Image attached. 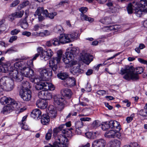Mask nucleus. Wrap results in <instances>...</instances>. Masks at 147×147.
<instances>
[{"label":"nucleus","mask_w":147,"mask_h":147,"mask_svg":"<svg viewBox=\"0 0 147 147\" xmlns=\"http://www.w3.org/2000/svg\"><path fill=\"white\" fill-rule=\"evenodd\" d=\"M47 93V90L41 91L38 93V96L40 98L42 99H44L46 94Z\"/></svg>","instance_id":"nucleus-40"},{"label":"nucleus","mask_w":147,"mask_h":147,"mask_svg":"<svg viewBox=\"0 0 147 147\" xmlns=\"http://www.w3.org/2000/svg\"><path fill=\"white\" fill-rule=\"evenodd\" d=\"M33 61L32 59H30L27 61V65H25V66H26V67H29L30 68L32 67L33 66Z\"/></svg>","instance_id":"nucleus-55"},{"label":"nucleus","mask_w":147,"mask_h":147,"mask_svg":"<svg viewBox=\"0 0 147 147\" xmlns=\"http://www.w3.org/2000/svg\"><path fill=\"white\" fill-rule=\"evenodd\" d=\"M135 13L136 15L138 17H140L143 13H146L147 12H145L143 9L142 7H140L138 6V7L135 8Z\"/></svg>","instance_id":"nucleus-29"},{"label":"nucleus","mask_w":147,"mask_h":147,"mask_svg":"<svg viewBox=\"0 0 147 147\" xmlns=\"http://www.w3.org/2000/svg\"><path fill=\"white\" fill-rule=\"evenodd\" d=\"M139 114L143 117L147 118V111L145 109H141L138 112Z\"/></svg>","instance_id":"nucleus-41"},{"label":"nucleus","mask_w":147,"mask_h":147,"mask_svg":"<svg viewBox=\"0 0 147 147\" xmlns=\"http://www.w3.org/2000/svg\"><path fill=\"white\" fill-rule=\"evenodd\" d=\"M68 144L67 143H61L57 141L53 142V147H68Z\"/></svg>","instance_id":"nucleus-31"},{"label":"nucleus","mask_w":147,"mask_h":147,"mask_svg":"<svg viewBox=\"0 0 147 147\" xmlns=\"http://www.w3.org/2000/svg\"><path fill=\"white\" fill-rule=\"evenodd\" d=\"M144 71V69L142 67H138L134 68L132 66H128L125 69L122 68L120 74L123 75L126 74L123 76V78L126 80L129 81L132 80H136L139 79L138 74H141Z\"/></svg>","instance_id":"nucleus-2"},{"label":"nucleus","mask_w":147,"mask_h":147,"mask_svg":"<svg viewBox=\"0 0 147 147\" xmlns=\"http://www.w3.org/2000/svg\"><path fill=\"white\" fill-rule=\"evenodd\" d=\"M57 14V13L56 12L49 13L48 15H47V17L49 18L50 19H52L54 18V17L56 16Z\"/></svg>","instance_id":"nucleus-51"},{"label":"nucleus","mask_w":147,"mask_h":147,"mask_svg":"<svg viewBox=\"0 0 147 147\" xmlns=\"http://www.w3.org/2000/svg\"><path fill=\"white\" fill-rule=\"evenodd\" d=\"M43 26V25L42 24H36L32 28V30L34 31H38L40 28V27H42V26Z\"/></svg>","instance_id":"nucleus-50"},{"label":"nucleus","mask_w":147,"mask_h":147,"mask_svg":"<svg viewBox=\"0 0 147 147\" xmlns=\"http://www.w3.org/2000/svg\"><path fill=\"white\" fill-rule=\"evenodd\" d=\"M66 57H64L63 56V59L62 60L63 62L66 64H70V62L72 61L73 58H71L70 57H68V55L67 54H65Z\"/></svg>","instance_id":"nucleus-38"},{"label":"nucleus","mask_w":147,"mask_h":147,"mask_svg":"<svg viewBox=\"0 0 147 147\" xmlns=\"http://www.w3.org/2000/svg\"><path fill=\"white\" fill-rule=\"evenodd\" d=\"M51 133L48 132H47L45 136V138L47 140H50L51 137Z\"/></svg>","instance_id":"nucleus-63"},{"label":"nucleus","mask_w":147,"mask_h":147,"mask_svg":"<svg viewBox=\"0 0 147 147\" xmlns=\"http://www.w3.org/2000/svg\"><path fill=\"white\" fill-rule=\"evenodd\" d=\"M100 125L98 122L96 120L94 121L92 124L89 125V128L91 129H96Z\"/></svg>","instance_id":"nucleus-37"},{"label":"nucleus","mask_w":147,"mask_h":147,"mask_svg":"<svg viewBox=\"0 0 147 147\" xmlns=\"http://www.w3.org/2000/svg\"><path fill=\"white\" fill-rule=\"evenodd\" d=\"M138 7V3L136 2H133L129 3L127 7V10L129 14L133 13V10H135V8Z\"/></svg>","instance_id":"nucleus-18"},{"label":"nucleus","mask_w":147,"mask_h":147,"mask_svg":"<svg viewBox=\"0 0 147 147\" xmlns=\"http://www.w3.org/2000/svg\"><path fill=\"white\" fill-rule=\"evenodd\" d=\"M52 44L54 46H58L60 45V40L57 38H54L51 41Z\"/></svg>","instance_id":"nucleus-48"},{"label":"nucleus","mask_w":147,"mask_h":147,"mask_svg":"<svg viewBox=\"0 0 147 147\" xmlns=\"http://www.w3.org/2000/svg\"><path fill=\"white\" fill-rule=\"evenodd\" d=\"M70 36L68 34H62L59 37L60 42L62 44L69 43L71 42L70 40Z\"/></svg>","instance_id":"nucleus-15"},{"label":"nucleus","mask_w":147,"mask_h":147,"mask_svg":"<svg viewBox=\"0 0 147 147\" xmlns=\"http://www.w3.org/2000/svg\"><path fill=\"white\" fill-rule=\"evenodd\" d=\"M55 141L61 143H67L68 142V139L64 134L57 135L55 137Z\"/></svg>","instance_id":"nucleus-16"},{"label":"nucleus","mask_w":147,"mask_h":147,"mask_svg":"<svg viewBox=\"0 0 147 147\" xmlns=\"http://www.w3.org/2000/svg\"><path fill=\"white\" fill-rule=\"evenodd\" d=\"M80 120L82 122L83 121H90L91 120V119L89 117H82L80 119Z\"/></svg>","instance_id":"nucleus-60"},{"label":"nucleus","mask_w":147,"mask_h":147,"mask_svg":"<svg viewBox=\"0 0 147 147\" xmlns=\"http://www.w3.org/2000/svg\"><path fill=\"white\" fill-rule=\"evenodd\" d=\"M54 104L55 105L63 106L65 103L66 101L64 98L58 95H55L54 97Z\"/></svg>","instance_id":"nucleus-13"},{"label":"nucleus","mask_w":147,"mask_h":147,"mask_svg":"<svg viewBox=\"0 0 147 147\" xmlns=\"http://www.w3.org/2000/svg\"><path fill=\"white\" fill-rule=\"evenodd\" d=\"M50 121L49 116L46 114H43L41 118V123L44 125L48 124Z\"/></svg>","instance_id":"nucleus-26"},{"label":"nucleus","mask_w":147,"mask_h":147,"mask_svg":"<svg viewBox=\"0 0 147 147\" xmlns=\"http://www.w3.org/2000/svg\"><path fill=\"white\" fill-rule=\"evenodd\" d=\"M106 144V141L104 139H98L94 141L93 142L92 147H105Z\"/></svg>","instance_id":"nucleus-14"},{"label":"nucleus","mask_w":147,"mask_h":147,"mask_svg":"<svg viewBox=\"0 0 147 147\" xmlns=\"http://www.w3.org/2000/svg\"><path fill=\"white\" fill-rule=\"evenodd\" d=\"M115 130H111L106 132L105 134V136L108 138H115Z\"/></svg>","instance_id":"nucleus-30"},{"label":"nucleus","mask_w":147,"mask_h":147,"mask_svg":"<svg viewBox=\"0 0 147 147\" xmlns=\"http://www.w3.org/2000/svg\"><path fill=\"white\" fill-rule=\"evenodd\" d=\"M100 22L102 23L106 24H109L112 23L113 22L111 19L110 17H105L103 19L100 20Z\"/></svg>","instance_id":"nucleus-32"},{"label":"nucleus","mask_w":147,"mask_h":147,"mask_svg":"<svg viewBox=\"0 0 147 147\" xmlns=\"http://www.w3.org/2000/svg\"><path fill=\"white\" fill-rule=\"evenodd\" d=\"M29 1L28 0L24 1L22 4L18 6L17 9L19 10H20L22 8L29 5Z\"/></svg>","instance_id":"nucleus-35"},{"label":"nucleus","mask_w":147,"mask_h":147,"mask_svg":"<svg viewBox=\"0 0 147 147\" xmlns=\"http://www.w3.org/2000/svg\"><path fill=\"white\" fill-rule=\"evenodd\" d=\"M0 85L3 91H10L12 90L14 87V82L13 80L7 77H4L0 80Z\"/></svg>","instance_id":"nucleus-3"},{"label":"nucleus","mask_w":147,"mask_h":147,"mask_svg":"<svg viewBox=\"0 0 147 147\" xmlns=\"http://www.w3.org/2000/svg\"><path fill=\"white\" fill-rule=\"evenodd\" d=\"M17 36H13L10 37L9 42L10 43H12L13 41H15L17 39Z\"/></svg>","instance_id":"nucleus-62"},{"label":"nucleus","mask_w":147,"mask_h":147,"mask_svg":"<svg viewBox=\"0 0 147 147\" xmlns=\"http://www.w3.org/2000/svg\"><path fill=\"white\" fill-rule=\"evenodd\" d=\"M49 114L52 118H55L57 115V111L55 107L53 105H50L48 108Z\"/></svg>","instance_id":"nucleus-22"},{"label":"nucleus","mask_w":147,"mask_h":147,"mask_svg":"<svg viewBox=\"0 0 147 147\" xmlns=\"http://www.w3.org/2000/svg\"><path fill=\"white\" fill-rule=\"evenodd\" d=\"M101 128L103 130H105L106 129L110 128L109 122H106L103 123L101 125Z\"/></svg>","instance_id":"nucleus-39"},{"label":"nucleus","mask_w":147,"mask_h":147,"mask_svg":"<svg viewBox=\"0 0 147 147\" xmlns=\"http://www.w3.org/2000/svg\"><path fill=\"white\" fill-rule=\"evenodd\" d=\"M36 50L37 53L40 54V57L41 59L45 50H44L42 47H38Z\"/></svg>","instance_id":"nucleus-42"},{"label":"nucleus","mask_w":147,"mask_h":147,"mask_svg":"<svg viewBox=\"0 0 147 147\" xmlns=\"http://www.w3.org/2000/svg\"><path fill=\"white\" fill-rule=\"evenodd\" d=\"M43 54L41 59L46 61L49 59L53 55V53L51 49H48L47 51H45Z\"/></svg>","instance_id":"nucleus-17"},{"label":"nucleus","mask_w":147,"mask_h":147,"mask_svg":"<svg viewBox=\"0 0 147 147\" xmlns=\"http://www.w3.org/2000/svg\"><path fill=\"white\" fill-rule=\"evenodd\" d=\"M63 84L65 87H71L76 85V81L74 77H68L63 82Z\"/></svg>","instance_id":"nucleus-10"},{"label":"nucleus","mask_w":147,"mask_h":147,"mask_svg":"<svg viewBox=\"0 0 147 147\" xmlns=\"http://www.w3.org/2000/svg\"><path fill=\"white\" fill-rule=\"evenodd\" d=\"M36 104L38 107L42 109H45L47 106V104L46 101L42 99L38 100L37 101Z\"/></svg>","instance_id":"nucleus-21"},{"label":"nucleus","mask_w":147,"mask_h":147,"mask_svg":"<svg viewBox=\"0 0 147 147\" xmlns=\"http://www.w3.org/2000/svg\"><path fill=\"white\" fill-rule=\"evenodd\" d=\"M134 117V114H132L130 117H127L126 119L127 123H128L130 122L133 120Z\"/></svg>","instance_id":"nucleus-58"},{"label":"nucleus","mask_w":147,"mask_h":147,"mask_svg":"<svg viewBox=\"0 0 147 147\" xmlns=\"http://www.w3.org/2000/svg\"><path fill=\"white\" fill-rule=\"evenodd\" d=\"M57 56L51 58L49 61V66L52 69L55 71L57 69V64L60 62L61 59L63 55V53L61 50L57 52Z\"/></svg>","instance_id":"nucleus-4"},{"label":"nucleus","mask_w":147,"mask_h":147,"mask_svg":"<svg viewBox=\"0 0 147 147\" xmlns=\"http://www.w3.org/2000/svg\"><path fill=\"white\" fill-rule=\"evenodd\" d=\"M0 102L2 104L5 103L7 105H12L15 107L16 106H20V105L19 102H17L13 99L5 96L2 97L0 99Z\"/></svg>","instance_id":"nucleus-8"},{"label":"nucleus","mask_w":147,"mask_h":147,"mask_svg":"<svg viewBox=\"0 0 147 147\" xmlns=\"http://www.w3.org/2000/svg\"><path fill=\"white\" fill-rule=\"evenodd\" d=\"M24 11L22 10L18 11H16L14 13L15 15L16 18H21L24 14Z\"/></svg>","instance_id":"nucleus-44"},{"label":"nucleus","mask_w":147,"mask_h":147,"mask_svg":"<svg viewBox=\"0 0 147 147\" xmlns=\"http://www.w3.org/2000/svg\"><path fill=\"white\" fill-rule=\"evenodd\" d=\"M109 144V147H120L121 142L119 140H115L110 141Z\"/></svg>","instance_id":"nucleus-27"},{"label":"nucleus","mask_w":147,"mask_h":147,"mask_svg":"<svg viewBox=\"0 0 147 147\" xmlns=\"http://www.w3.org/2000/svg\"><path fill=\"white\" fill-rule=\"evenodd\" d=\"M41 112L39 109H35L33 110L31 113V116L34 119L37 118L38 119V118L41 115Z\"/></svg>","instance_id":"nucleus-25"},{"label":"nucleus","mask_w":147,"mask_h":147,"mask_svg":"<svg viewBox=\"0 0 147 147\" xmlns=\"http://www.w3.org/2000/svg\"><path fill=\"white\" fill-rule=\"evenodd\" d=\"M43 9L44 8L43 7H38L36 11V13L38 16L41 15Z\"/></svg>","instance_id":"nucleus-53"},{"label":"nucleus","mask_w":147,"mask_h":147,"mask_svg":"<svg viewBox=\"0 0 147 147\" xmlns=\"http://www.w3.org/2000/svg\"><path fill=\"white\" fill-rule=\"evenodd\" d=\"M57 76L59 78L64 81L66 80L68 77V75L66 73H64L58 74L57 75Z\"/></svg>","instance_id":"nucleus-34"},{"label":"nucleus","mask_w":147,"mask_h":147,"mask_svg":"<svg viewBox=\"0 0 147 147\" xmlns=\"http://www.w3.org/2000/svg\"><path fill=\"white\" fill-rule=\"evenodd\" d=\"M82 59L84 63L88 65L93 60V57L87 53H85L82 55Z\"/></svg>","instance_id":"nucleus-20"},{"label":"nucleus","mask_w":147,"mask_h":147,"mask_svg":"<svg viewBox=\"0 0 147 147\" xmlns=\"http://www.w3.org/2000/svg\"><path fill=\"white\" fill-rule=\"evenodd\" d=\"M36 88L38 90L43 88L45 90H53L55 89L54 86L51 83L47 82L37 83L36 85Z\"/></svg>","instance_id":"nucleus-6"},{"label":"nucleus","mask_w":147,"mask_h":147,"mask_svg":"<svg viewBox=\"0 0 147 147\" xmlns=\"http://www.w3.org/2000/svg\"><path fill=\"white\" fill-rule=\"evenodd\" d=\"M20 31L19 29H16L11 31L10 33L11 35H16Z\"/></svg>","instance_id":"nucleus-57"},{"label":"nucleus","mask_w":147,"mask_h":147,"mask_svg":"<svg viewBox=\"0 0 147 147\" xmlns=\"http://www.w3.org/2000/svg\"><path fill=\"white\" fill-rule=\"evenodd\" d=\"M23 76L24 75L25 77L30 78L34 76V71L29 67H26V66L24 67L22 69V72H21Z\"/></svg>","instance_id":"nucleus-9"},{"label":"nucleus","mask_w":147,"mask_h":147,"mask_svg":"<svg viewBox=\"0 0 147 147\" xmlns=\"http://www.w3.org/2000/svg\"><path fill=\"white\" fill-rule=\"evenodd\" d=\"M23 61L16 62L13 65L9 63H3L0 66V72L7 73L9 76L17 82L21 81L23 79L21 72L24 67Z\"/></svg>","instance_id":"nucleus-1"},{"label":"nucleus","mask_w":147,"mask_h":147,"mask_svg":"<svg viewBox=\"0 0 147 147\" xmlns=\"http://www.w3.org/2000/svg\"><path fill=\"white\" fill-rule=\"evenodd\" d=\"M31 91L28 88H25L20 90V95L24 101H28L31 98Z\"/></svg>","instance_id":"nucleus-7"},{"label":"nucleus","mask_w":147,"mask_h":147,"mask_svg":"<svg viewBox=\"0 0 147 147\" xmlns=\"http://www.w3.org/2000/svg\"><path fill=\"white\" fill-rule=\"evenodd\" d=\"M47 90V93L46 94L45 96L44 99L47 100H50L52 98V94L51 92H49Z\"/></svg>","instance_id":"nucleus-52"},{"label":"nucleus","mask_w":147,"mask_h":147,"mask_svg":"<svg viewBox=\"0 0 147 147\" xmlns=\"http://www.w3.org/2000/svg\"><path fill=\"white\" fill-rule=\"evenodd\" d=\"M61 93L63 96L69 98H71L72 94L71 90L68 88L63 89L61 91Z\"/></svg>","instance_id":"nucleus-23"},{"label":"nucleus","mask_w":147,"mask_h":147,"mask_svg":"<svg viewBox=\"0 0 147 147\" xmlns=\"http://www.w3.org/2000/svg\"><path fill=\"white\" fill-rule=\"evenodd\" d=\"M54 31L57 33H61L63 31L62 26L60 25H57L54 28Z\"/></svg>","instance_id":"nucleus-36"},{"label":"nucleus","mask_w":147,"mask_h":147,"mask_svg":"<svg viewBox=\"0 0 147 147\" xmlns=\"http://www.w3.org/2000/svg\"><path fill=\"white\" fill-rule=\"evenodd\" d=\"M121 129H119H119H117L115 130V138L117 137L118 138H120L121 136V134L119 131H120Z\"/></svg>","instance_id":"nucleus-54"},{"label":"nucleus","mask_w":147,"mask_h":147,"mask_svg":"<svg viewBox=\"0 0 147 147\" xmlns=\"http://www.w3.org/2000/svg\"><path fill=\"white\" fill-rule=\"evenodd\" d=\"M21 126L22 128L23 129H24L25 130H28V126L25 124V123H22Z\"/></svg>","instance_id":"nucleus-64"},{"label":"nucleus","mask_w":147,"mask_h":147,"mask_svg":"<svg viewBox=\"0 0 147 147\" xmlns=\"http://www.w3.org/2000/svg\"><path fill=\"white\" fill-rule=\"evenodd\" d=\"M20 1L19 0H16L13 1L10 5L11 7H14L20 3Z\"/></svg>","instance_id":"nucleus-59"},{"label":"nucleus","mask_w":147,"mask_h":147,"mask_svg":"<svg viewBox=\"0 0 147 147\" xmlns=\"http://www.w3.org/2000/svg\"><path fill=\"white\" fill-rule=\"evenodd\" d=\"M136 2L138 6L142 7L145 12H147V0H141L139 2Z\"/></svg>","instance_id":"nucleus-24"},{"label":"nucleus","mask_w":147,"mask_h":147,"mask_svg":"<svg viewBox=\"0 0 147 147\" xmlns=\"http://www.w3.org/2000/svg\"><path fill=\"white\" fill-rule=\"evenodd\" d=\"M79 52V49L78 47H73L70 48L69 51H67L65 53V54H67L68 57L74 58V57L78 54Z\"/></svg>","instance_id":"nucleus-12"},{"label":"nucleus","mask_w":147,"mask_h":147,"mask_svg":"<svg viewBox=\"0 0 147 147\" xmlns=\"http://www.w3.org/2000/svg\"><path fill=\"white\" fill-rule=\"evenodd\" d=\"M36 34L37 36L43 37L44 36H46L49 35V33L48 30H45L43 32H40L39 33H37Z\"/></svg>","instance_id":"nucleus-43"},{"label":"nucleus","mask_w":147,"mask_h":147,"mask_svg":"<svg viewBox=\"0 0 147 147\" xmlns=\"http://www.w3.org/2000/svg\"><path fill=\"white\" fill-rule=\"evenodd\" d=\"M27 16L25 17L21 24V27L24 29L27 28L28 26V24L27 22Z\"/></svg>","instance_id":"nucleus-33"},{"label":"nucleus","mask_w":147,"mask_h":147,"mask_svg":"<svg viewBox=\"0 0 147 147\" xmlns=\"http://www.w3.org/2000/svg\"><path fill=\"white\" fill-rule=\"evenodd\" d=\"M81 70L80 68V66L78 65L74 66L71 70V72L74 75L81 73Z\"/></svg>","instance_id":"nucleus-28"},{"label":"nucleus","mask_w":147,"mask_h":147,"mask_svg":"<svg viewBox=\"0 0 147 147\" xmlns=\"http://www.w3.org/2000/svg\"><path fill=\"white\" fill-rule=\"evenodd\" d=\"M20 107V106H17L15 107L12 105H7L3 107L1 112L4 114L10 113L14 110H18Z\"/></svg>","instance_id":"nucleus-11"},{"label":"nucleus","mask_w":147,"mask_h":147,"mask_svg":"<svg viewBox=\"0 0 147 147\" xmlns=\"http://www.w3.org/2000/svg\"><path fill=\"white\" fill-rule=\"evenodd\" d=\"M84 125L83 122L81 120L78 121L75 123V127L76 128H81Z\"/></svg>","instance_id":"nucleus-46"},{"label":"nucleus","mask_w":147,"mask_h":147,"mask_svg":"<svg viewBox=\"0 0 147 147\" xmlns=\"http://www.w3.org/2000/svg\"><path fill=\"white\" fill-rule=\"evenodd\" d=\"M88 9L86 7H82L81 8L79 9V10L82 13H85L87 11Z\"/></svg>","instance_id":"nucleus-61"},{"label":"nucleus","mask_w":147,"mask_h":147,"mask_svg":"<svg viewBox=\"0 0 147 147\" xmlns=\"http://www.w3.org/2000/svg\"><path fill=\"white\" fill-rule=\"evenodd\" d=\"M16 18V17L14 13H12L11 14L9 15L8 16L9 20L11 22L13 21Z\"/></svg>","instance_id":"nucleus-56"},{"label":"nucleus","mask_w":147,"mask_h":147,"mask_svg":"<svg viewBox=\"0 0 147 147\" xmlns=\"http://www.w3.org/2000/svg\"><path fill=\"white\" fill-rule=\"evenodd\" d=\"M85 134L86 136L89 138L94 139L96 138L95 136L93 135H94V134H93L92 132H87Z\"/></svg>","instance_id":"nucleus-47"},{"label":"nucleus","mask_w":147,"mask_h":147,"mask_svg":"<svg viewBox=\"0 0 147 147\" xmlns=\"http://www.w3.org/2000/svg\"><path fill=\"white\" fill-rule=\"evenodd\" d=\"M65 127L64 125H63L60 126L58 128V130H60L61 131V132L63 134H66L68 132V129H64V127Z\"/></svg>","instance_id":"nucleus-45"},{"label":"nucleus","mask_w":147,"mask_h":147,"mask_svg":"<svg viewBox=\"0 0 147 147\" xmlns=\"http://www.w3.org/2000/svg\"><path fill=\"white\" fill-rule=\"evenodd\" d=\"M4 23L3 20L0 21V31L1 32L4 31L6 29V27Z\"/></svg>","instance_id":"nucleus-49"},{"label":"nucleus","mask_w":147,"mask_h":147,"mask_svg":"<svg viewBox=\"0 0 147 147\" xmlns=\"http://www.w3.org/2000/svg\"><path fill=\"white\" fill-rule=\"evenodd\" d=\"M109 124L110 126V128L113 130H115L117 129L118 130L121 129V126L119 122L116 121H109Z\"/></svg>","instance_id":"nucleus-19"},{"label":"nucleus","mask_w":147,"mask_h":147,"mask_svg":"<svg viewBox=\"0 0 147 147\" xmlns=\"http://www.w3.org/2000/svg\"><path fill=\"white\" fill-rule=\"evenodd\" d=\"M52 76V73L51 69L47 68L40 70V80L42 81H49Z\"/></svg>","instance_id":"nucleus-5"}]
</instances>
